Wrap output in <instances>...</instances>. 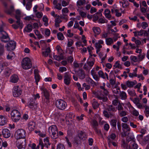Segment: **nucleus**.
<instances>
[{
	"instance_id": "1",
	"label": "nucleus",
	"mask_w": 149,
	"mask_h": 149,
	"mask_svg": "<svg viewBox=\"0 0 149 149\" xmlns=\"http://www.w3.org/2000/svg\"><path fill=\"white\" fill-rule=\"evenodd\" d=\"M58 130L57 127L55 125H53L49 127L48 131L52 139H55L58 138Z\"/></svg>"
},
{
	"instance_id": "2",
	"label": "nucleus",
	"mask_w": 149,
	"mask_h": 149,
	"mask_svg": "<svg viewBox=\"0 0 149 149\" xmlns=\"http://www.w3.org/2000/svg\"><path fill=\"white\" fill-rule=\"evenodd\" d=\"M22 66L24 69L27 70L31 68L32 64L30 59L27 57L23 58L22 62Z\"/></svg>"
},
{
	"instance_id": "3",
	"label": "nucleus",
	"mask_w": 149,
	"mask_h": 149,
	"mask_svg": "<svg viewBox=\"0 0 149 149\" xmlns=\"http://www.w3.org/2000/svg\"><path fill=\"white\" fill-rule=\"evenodd\" d=\"M55 105L58 108L61 110L65 109L67 106L66 102L61 99L57 100L55 102Z\"/></svg>"
},
{
	"instance_id": "4",
	"label": "nucleus",
	"mask_w": 149,
	"mask_h": 149,
	"mask_svg": "<svg viewBox=\"0 0 149 149\" xmlns=\"http://www.w3.org/2000/svg\"><path fill=\"white\" fill-rule=\"evenodd\" d=\"M11 117L14 121L16 122L18 121L20 118V114L17 110H14L11 113Z\"/></svg>"
},
{
	"instance_id": "5",
	"label": "nucleus",
	"mask_w": 149,
	"mask_h": 149,
	"mask_svg": "<svg viewBox=\"0 0 149 149\" xmlns=\"http://www.w3.org/2000/svg\"><path fill=\"white\" fill-rule=\"evenodd\" d=\"M134 138L127 137L126 140L127 141H131L129 144V149H137L138 148V145L134 140ZM139 149H141L140 148Z\"/></svg>"
},
{
	"instance_id": "6",
	"label": "nucleus",
	"mask_w": 149,
	"mask_h": 149,
	"mask_svg": "<svg viewBox=\"0 0 149 149\" xmlns=\"http://www.w3.org/2000/svg\"><path fill=\"white\" fill-rule=\"evenodd\" d=\"M26 140L24 139H17L16 142V145L19 149H25Z\"/></svg>"
},
{
	"instance_id": "7",
	"label": "nucleus",
	"mask_w": 149,
	"mask_h": 149,
	"mask_svg": "<svg viewBox=\"0 0 149 149\" xmlns=\"http://www.w3.org/2000/svg\"><path fill=\"white\" fill-rule=\"evenodd\" d=\"M116 108L118 111V115L119 116L122 117L127 115V111L124 110V108L120 104H118Z\"/></svg>"
},
{
	"instance_id": "8",
	"label": "nucleus",
	"mask_w": 149,
	"mask_h": 149,
	"mask_svg": "<svg viewBox=\"0 0 149 149\" xmlns=\"http://www.w3.org/2000/svg\"><path fill=\"white\" fill-rule=\"evenodd\" d=\"M96 97L102 102H106L108 100V99L105 95L103 94L101 91H98L96 95Z\"/></svg>"
},
{
	"instance_id": "9",
	"label": "nucleus",
	"mask_w": 149,
	"mask_h": 149,
	"mask_svg": "<svg viewBox=\"0 0 149 149\" xmlns=\"http://www.w3.org/2000/svg\"><path fill=\"white\" fill-rule=\"evenodd\" d=\"M13 95L14 97H17L21 95L22 91L18 86L14 87L13 90Z\"/></svg>"
},
{
	"instance_id": "10",
	"label": "nucleus",
	"mask_w": 149,
	"mask_h": 149,
	"mask_svg": "<svg viewBox=\"0 0 149 149\" xmlns=\"http://www.w3.org/2000/svg\"><path fill=\"white\" fill-rule=\"evenodd\" d=\"M16 15L15 17L17 19L16 23L18 24L20 27L21 29H22L23 27V25L22 22H20V17L21 16V12L19 10H17L16 11Z\"/></svg>"
},
{
	"instance_id": "11",
	"label": "nucleus",
	"mask_w": 149,
	"mask_h": 149,
	"mask_svg": "<svg viewBox=\"0 0 149 149\" xmlns=\"http://www.w3.org/2000/svg\"><path fill=\"white\" fill-rule=\"evenodd\" d=\"M25 131L23 129L18 130L16 132L17 139H20L21 138H23L25 136Z\"/></svg>"
},
{
	"instance_id": "12",
	"label": "nucleus",
	"mask_w": 149,
	"mask_h": 149,
	"mask_svg": "<svg viewBox=\"0 0 149 149\" xmlns=\"http://www.w3.org/2000/svg\"><path fill=\"white\" fill-rule=\"evenodd\" d=\"M16 43L13 41H10L7 44L6 47L8 51H11L14 49L16 47Z\"/></svg>"
},
{
	"instance_id": "13",
	"label": "nucleus",
	"mask_w": 149,
	"mask_h": 149,
	"mask_svg": "<svg viewBox=\"0 0 149 149\" xmlns=\"http://www.w3.org/2000/svg\"><path fill=\"white\" fill-rule=\"evenodd\" d=\"M77 136L81 140H85L87 138V135L86 133L82 131H79L77 133Z\"/></svg>"
},
{
	"instance_id": "14",
	"label": "nucleus",
	"mask_w": 149,
	"mask_h": 149,
	"mask_svg": "<svg viewBox=\"0 0 149 149\" xmlns=\"http://www.w3.org/2000/svg\"><path fill=\"white\" fill-rule=\"evenodd\" d=\"M34 77L36 84H38V83L40 79V76L39 74V71L38 70L35 69L34 70Z\"/></svg>"
},
{
	"instance_id": "15",
	"label": "nucleus",
	"mask_w": 149,
	"mask_h": 149,
	"mask_svg": "<svg viewBox=\"0 0 149 149\" xmlns=\"http://www.w3.org/2000/svg\"><path fill=\"white\" fill-rule=\"evenodd\" d=\"M29 106L32 109H34L37 108V104L35 102V100L33 99H31L29 102Z\"/></svg>"
},
{
	"instance_id": "16",
	"label": "nucleus",
	"mask_w": 149,
	"mask_h": 149,
	"mask_svg": "<svg viewBox=\"0 0 149 149\" xmlns=\"http://www.w3.org/2000/svg\"><path fill=\"white\" fill-rule=\"evenodd\" d=\"M3 136L5 138H8L10 136V131L7 129H3L2 132Z\"/></svg>"
},
{
	"instance_id": "17",
	"label": "nucleus",
	"mask_w": 149,
	"mask_h": 149,
	"mask_svg": "<svg viewBox=\"0 0 149 149\" xmlns=\"http://www.w3.org/2000/svg\"><path fill=\"white\" fill-rule=\"evenodd\" d=\"M77 72L78 75L80 79H82L85 78V72L82 69H79Z\"/></svg>"
},
{
	"instance_id": "18",
	"label": "nucleus",
	"mask_w": 149,
	"mask_h": 149,
	"mask_svg": "<svg viewBox=\"0 0 149 149\" xmlns=\"http://www.w3.org/2000/svg\"><path fill=\"white\" fill-rule=\"evenodd\" d=\"M116 135L114 133H112L107 137L108 139V144L109 146L111 144L112 141L114 140L116 137Z\"/></svg>"
},
{
	"instance_id": "19",
	"label": "nucleus",
	"mask_w": 149,
	"mask_h": 149,
	"mask_svg": "<svg viewBox=\"0 0 149 149\" xmlns=\"http://www.w3.org/2000/svg\"><path fill=\"white\" fill-rule=\"evenodd\" d=\"M6 118L2 115H0V125H4L7 123Z\"/></svg>"
},
{
	"instance_id": "20",
	"label": "nucleus",
	"mask_w": 149,
	"mask_h": 149,
	"mask_svg": "<svg viewBox=\"0 0 149 149\" xmlns=\"http://www.w3.org/2000/svg\"><path fill=\"white\" fill-rule=\"evenodd\" d=\"M64 83L66 85H68L70 82V76L67 73H65L64 76Z\"/></svg>"
},
{
	"instance_id": "21",
	"label": "nucleus",
	"mask_w": 149,
	"mask_h": 149,
	"mask_svg": "<svg viewBox=\"0 0 149 149\" xmlns=\"http://www.w3.org/2000/svg\"><path fill=\"white\" fill-rule=\"evenodd\" d=\"M35 126V123L33 121L30 122L28 125V129L29 131H32L34 129Z\"/></svg>"
},
{
	"instance_id": "22",
	"label": "nucleus",
	"mask_w": 149,
	"mask_h": 149,
	"mask_svg": "<svg viewBox=\"0 0 149 149\" xmlns=\"http://www.w3.org/2000/svg\"><path fill=\"white\" fill-rule=\"evenodd\" d=\"M122 130L124 132V134L125 135H126V132H125V130H126V132H129L130 131V129L129 127V125L126 123H122Z\"/></svg>"
},
{
	"instance_id": "23",
	"label": "nucleus",
	"mask_w": 149,
	"mask_h": 149,
	"mask_svg": "<svg viewBox=\"0 0 149 149\" xmlns=\"http://www.w3.org/2000/svg\"><path fill=\"white\" fill-rule=\"evenodd\" d=\"M103 113L104 116L107 118H111L114 116V113H111L106 110L103 111Z\"/></svg>"
},
{
	"instance_id": "24",
	"label": "nucleus",
	"mask_w": 149,
	"mask_h": 149,
	"mask_svg": "<svg viewBox=\"0 0 149 149\" xmlns=\"http://www.w3.org/2000/svg\"><path fill=\"white\" fill-rule=\"evenodd\" d=\"M86 81L87 82L88 84H91L93 87L96 85V84L94 81L91 78L88 77L86 78L85 79Z\"/></svg>"
},
{
	"instance_id": "25",
	"label": "nucleus",
	"mask_w": 149,
	"mask_h": 149,
	"mask_svg": "<svg viewBox=\"0 0 149 149\" xmlns=\"http://www.w3.org/2000/svg\"><path fill=\"white\" fill-rule=\"evenodd\" d=\"M107 110L109 112L111 113H113V112H115L116 111L115 107H113L112 105H109L108 106Z\"/></svg>"
},
{
	"instance_id": "26",
	"label": "nucleus",
	"mask_w": 149,
	"mask_h": 149,
	"mask_svg": "<svg viewBox=\"0 0 149 149\" xmlns=\"http://www.w3.org/2000/svg\"><path fill=\"white\" fill-rule=\"evenodd\" d=\"M14 6H11L9 9H6L5 11L7 14L11 15L14 12Z\"/></svg>"
},
{
	"instance_id": "27",
	"label": "nucleus",
	"mask_w": 149,
	"mask_h": 149,
	"mask_svg": "<svg viewBox=\"0 0 149 149\" xmlns=\"http://www.w3.org/2000/svg\"><path fill=\"white\" fill-rule=\"evenodd\" d=\"M136 84V82L135 81L134 82L128 80L126 82V84L128 87L131 88L132 87Z\"/></svg>"
},
{
	"instance_id": "28",
	"label": "nucleus",
	"mask_w": 149,
	"mask_h": 149,
	"mask_svg": "<svg viewBox=\"0 0 149 149\" xmlns=\"http://www.w3.org/2000/svg\"><path fill=\"white\" fill-rule=\"evenodd\" d=\"M51 51L50 48L48 47L45 50V51H43L42 52V54L45 57H47L48 56Z\"/></svg>"
},
{
	"instance_id": "29",
	"label": "nucleus",
	"mask_w": 149,
	"mask_h": 149,
	"mask_svg": "<svg viewBox=\"0 0 149 149\" xmlns=\"http://www.w3.org/2000/svg\"><path fill=\"white\" fill-rule=\"evenodd\" d=\"M18 80V77L16 75H12L10 78V81L13 83H15L17 82Z\"/></svg>"
},
{
	"instance_id": "30",
	"label": "nucleus",
	"mask_w": 149,
	"mask_h": 149,
	"mask_svg": "<svg viewBox=\"0 0 149 149\" xmlns=\"http://www.w3.org/2000/svg\"><path fill=\"white\" fill-rule=\"evenodd\" d=\"M42 92L43 93L44 96L45 98L49 97V94L47 90L45 88H41Z\"/></svg>"
},
{
	"instance_id": "31",
	"label": "nucleus",
	"mask_w": 149,
	"mask_h": 149,
	"mask_svg": "<svg viewBox=\"0 0 149 149\" xmlns=\"http://www.w3.org/2000/svg\"><path fill=\"white\" fill-rule=\"evenodd\" d=\"M85 0H78L77 2V6L79 8L85 4Z\"/></svg>"
},
{
	"instance_id": "32",
	"label": "nucleus",
	"mask_w": 149,
	"mask_h": 149,
	"mask_svg": "<svg viewBox=\"0 0 149 149\" xmlns=\"http://www.w3.org/2000/svg\"><path fill=\"white\" fill-rule=\"evenodd\" d=\"M137 70V68H135V69L133 70V72L132 73H129V76L131 78H133L134 77H137V74L136 73Z\"/></svg>"
},
{
	"instance_id": "33",
	"label": "nucleus",
	"mask_w": 149,
	"mask_h": 149,
	"mask_svg": "<svg viewBox=\"0 0 149 149\" xmlns=\"http://www.w3.org/2000/svg\"><path fill=\"white\" fill-rule=\"evenodd\" d=\"M92 104L93 108L94 109H97L99 105V104L98 102L95 99L93 100Z\"/></svg>"
},
{
	"instance_id": "34",
	"label": "nucleus",
	"mask_w": 149,
	"mask_h": 149,
	"mask_svg": "<svg viewBox=\"0 0 149 149\" xmlns=\"http://www.w3.org/2000/svg\"><path fill=\"white\" fill-rule=\"evenodd\" d=\"M105 15L106 18L109 19L111 17V15H110V11L108 9H106L104 11Z\"/></svg>"
},
{
	"instance_id": "35",
	"label": "nucleus",
	"mask_w": 149,
	"mask_h": 149,
	"mask_svg": "<svg viewBox=\"0 0 149 149\" xmlns=\"http://www.w3.org/2000/svg\"><path fill=\"white\" fill-rule=\"evenodd\" d=\"M93 30L95 34L96 35L99 34L101 32L100 29L98 27L93 28Z\"/></svg>"
},
{
	"instance_id": "36",
	"label": "nucleus",
	"mask_w": 149,
	"mask_h": 149,
	"mask_svg": "<svg viewBox=\"0 0 149 149\" xmlns=\"http://www.w3.org/2000/svg\"><path fill=\"white\" fill-rule=\"evenodd\" d=\"M8 34L1 35V39L2 41L6 42L8 41L6 39L8 38Z\"/></svg>"
},
{
	"instance_id": "37",
	"label": "nucleus",
	"mask_w": 149,
	"mask_h": 149,
	"mask_svg": "<svg viewBox=\"0 0 149 149\" xmlns=\"http://www.w3.org/2000/svg\"><path fill=\"white\" fill-rule=\"evenodd\" d=\"M120 97L121 99L125 100L127 98V95L125 92L122 91L120 93Z\"/></svg>"
},
{
	"instance_id": "38",
	"label": "nucleus",
	"mask_w": 149,
	"mask_h": 149,
	"mask_svg": "<svg viewBox=\"0 0 149 149\" xmlns=\"http://www.w3.org/2000/svg\"><path fill=\"white\" fill-rule=\"evenodd\" d=\"M50 97L45 98L42 100V103L45 105H48L50 102L49 100Z\"/></svg>"
},
{
	"instance_id": "39",
	"label": "nucleus",
	"mask_w": 149,
	"mask_h": 149,
	"mask_svg": "<svg viewBox=\"0 0 149 149\" xmlns=\"http://www.w3.org/2000/svg\"><path fill=\"white\" fill-rule=\"evenodd\" d=\"M116 119H114L111 120L110 121L111 125L114 127L115 129L116 128Z\"/></svg>"
},
{
	"instance_id": "40",
	"label": "nucleus",
	"mask_w": 149,
	"mask_h": 149,
	"mask_svg": "<svg viewBox=\"0 0 149 149\" xmlns=\"http://www.w3.org/2000/svg\"><path fill=\"white\" fill-rule=\"evenodd\" d=\"M57 36L58 40H63L64 38V37L63 34L61 32H59L57 33Z\"/></svg>"
},
{
	"instance_id": "41",
	"label": "nucleus",
	"mask_w": 149,
	"mask_h": 149,
	"mask_svg": "<svg viewBox=\"0 0 149 149\" xmlns=\"http://www.w3.org/2000/svg\"><path fill=\"white\" fill-rule=\"evenodd\" d=\"M81 140L78 136H77L74 138V142L77 145L81 143Z\"/></svg>"
},
{
	"instance_id": "42",
	"label": "nucleus",
	"mask_w": 149,
	"mask_h": 149,
	"mask_svg": "<svg viewBox=\"0 0 149 149\" xmlns=\"http://www.w3.org/2000/svg\"><path fill=\"white\" fill-rule=\"evenodd\" d=\"M145 54L144 53H141L139 54L138 56L139 61H142L145 58Z\"/></svg>"
},
{
	"instance_id": "43",
	"label": "nucleus",
	"mask_w": 149,
	"mask_h": 149,
	"mask_svg": "<svg viewBox=\"0 0 149 149\" xmlns=\"http://www.w3.org/2000/svg\"><path fill=\"white\" fill-rule=\"evenodd\" d=\"M53 57L55 59L58 61H60L63 59V56H60L59 55H55L54 54H53Z\"/></svg>"
},
{
	"instance_id": "44",
	"label": "nucleus",
	"mask_w": 149,
	"mask_h": 149,
	"mask_svg": "<svg viewBox=\"0 0 149 149\" xmlns=\"http://www.w3.org/2000/svg\"><path fill=\"white\" fill-rule=\"evenodd\" d=\"M106 42L107 44V45H111L113 42V39L111 38H109L106 39Z\"/></svg>"
},
{
	"instance_id": "45",
	"label": "nucleus",
	"mask_w": 149,
	"mask_h": 149,
	"mask_svg": "<svg viewBox=\"0 0 149 149\" xmlns=\"http://www.w3.org/2000/svg\"><path fill=\"white\" fill-rule=\"evenodd\" d=\"M42 20L45 22L44 25L46 26H47L48 25V19L46 16L44 15L43 16L42 18Z\"/></svg>"
},
{
	"instance_id": "46",
	"label": "nucleus",
	"mask_w": 149,
	"mask_h": 149,
	"mask_svg": "<svg viewBox=\"0 0 149 149\" xmlns=\"http://www.w3.org/2000/svg\"><path fill=\"white\" fill-rule=\"evenodd\" d=\"M130 60L135 62H139L137 57L134 56H131L130 57Z\"/></svg>"
},
{
	"instance_id": "47",
	"label": "nucleus",
	"mask_w": 149,
	"mask_h": 149,
	"mask_svg": "<svg viewBox=\"0 0 149 149\" xmlns=\"http://www.w3.org/2000/svg\"><path fill=\"white\" fill-rule=\"evenodd\" d=\"M98 74L99 77H101L103 79H105L106 78L104 73L102 70H100L98 71Z\"/></svg>"
},
{
	"instance_id": "48",
	"label": "nucleus",
	"mask_w": 149,
	"mask_h": 149,
	"mask_svg": "<svg viewBox=\"0 0 149 149\" xmlns=\"http://www.w3.org/2000/svg\"><path fill=\"white\" fill-rule=\"evenodd\" d=\"M92 124L94 129H95V128H97V127L98 125V124L97 122L95 120H93Z\"/></svg>"
},
{
	"instance_id": "49",
	"label": "nucleus",
	"mask_w": 149,
	"mask_h": 149,
	"mask_svg": "<svg viewBox=\"0 0 149 149\" xmlns=\"http://www.w3.org/2000/svg\"><path fill=\"white\" fill-rule=\"evenodd\" d=\"M15 56V54L14 52H10L8 54L7 56V58L8 59H11L12 58Z\"/></svg>"
},
{
	"instance_id": "50",
	"label": "nucleus",
	"mask_w": 149,
	"mask_h": 149,
	"mask_svg": "<svg viewBox=\"0 0 149 149\" xmlns=\"http://www.w3.org/2000/svg\"><path fill=\"white\" fill-rule=\"evenodd\" d=\"M26 28H27V30H25L27 32H30L32 30V26L30 24H28L27 25V26Z\"/></svg>"
},
{
	"instance_id": "51",
	"label": "nucleus",
	"mask_w": 149,
	"mask_h": 149,
	"mask_svg": "<svg viewBox=\"0 0 149 149\" xmlns=\"http://www.w3.org/2000/svg\"><path fill=\"white\" fill-rule=\"evenodd\" d=\"M11 71L8 68L6 69L4 72L5 75L7 77H8L11 73Z\"/></svg>"
},
{
	"instance_id": "52",
	"label": "nucleus",
	"mask_w": 149,
	"mask_h": 149,
	"mask_svg": "<svg viewBox=\"0 0 149 149\" xmlns=\"http://www.w3.org/2000/svg\"><path fill=\"white\" fill-rule=\"evenodd\" d=\"M120 61H116L115 64L113 65V67L115 68H118L120 69L121 68V66L120 64Z\"/></svg>"
},
{
	"instance_id": "53",
	"label": "nucleus",
	"mask_w": 149,
	"mask_h": 149,
	"mask_svg": "<svg viewBox=\"0 0 149 149\" xmlns=\"http://www.w3.org/2000/svg\"><path fill=\"white\" fill-rule=\"evenodd\" d=\"M94 60H93L91 61H87V63H86L87 64V65H89V67H90V68L91 69L92 68V67L93 66V65L94 64Z\"/></svg>"
},
{
	"instance_id": "54",
	"label": "nucleus",
	"mask_w": 149,
	"mask_h": 149,
	"mask_svg": "<svg viewBox=\"0 0 149 149\" xmlns=\"http://www.w3.org/2000/svg\"><path fill=\"white\" fill-rule=\"evenodd\" d=\"M120 2L122 3V7L123 8L126 7L129 5V3L127 1H125L124 3L122 2Z\"/></svg>"
},
{
	"instance_id": "55",
	"label": "nucleus",
	"mask_w": 149,
	"mask_h": 149,
	"mask_svg": "<svg viewBox=\"0 0 149 149\" xmlns=\"http://www.w3.org/2000/svg\"><path fill=\"white\" fill-rule=\"evenodd\" d=\"M32 6V3L31 2H28L26 5V8L27 10H29Z\"/></svg>"
},
{
	"instance_id": "56",
	"label": "nucleus",
	"mask_w": 149,
	"mask_h": 149,
	"mask_svg": "<svg viewBox=\"0 0 149 149\" xmlns=\"http://www.w3.org/2000/svg\"><path fill=\"white\" fill-rule=\"evenodd\" d=\"M71 30L70 29L68 30L67 31V34L66 35L69 38L72 37L74 34L73 33H71Z\"/></svg>"
},
{
	"instance_id": "57",
	"label": "nucleus",
	"mask_w": 149,
	"mask_h": 149,
	"mask_svg": "<svg viewBox=\"0 0 149 149\" xmlns=\"http://www.w3.org/2000/svg\"><path fill=\"white\" fill-rule=\"evenodd\" d=\"M87 65V64L86 63H85L84 65L83 68L84 70L89 72L91 68L89 65Z\"/></svg>"
},
{
	"instance_id": "58",
	"label": "nucleus",
	"mask_w": 149,
	"mask_h": 149,
	"mask_svg": "<svg viewBox=\"0 0 149 149\" xmlns=\"http://www.w3.org/2000/svg\"><path fill=\"white\" fill-rule=\"evenodd\" d=\"M79 64L77 62L74 61L73 63V68L74 70L76 69L77 68L79 67Z\"/></svg>"
},
{
	"instance_id": "59",
	"label": "nucleus",
	"mask_w": 149,
	"mask_h": 149,
	"mask_svg": "<svg viewBox=\"0 0 149 149\" xmlns=\"http://www.w3.org/2000/svg\"><path fill=\"white\" fill-rule=\"evenodd\" d=\"M112 34L114 36L113 37V40L115 41H116L118 39L119 34L115 33H112Z\"/></svg>"
},
{
	"instance_id": "60",
	"label": "nucleus",
	"mask_w": 149,
	"mask_h": 149,
	"mask_svg": "<svg viewBox=\"0 0 149 149\" xmlns=\"http://www.w3.org/2000/svg\"><path fill=\"white\" fill-rule=\"evenodd\" d=\"M56 149H65V148L63 144L59 143L57 146Z\"/></svg>"
},
{
	"instance_id": "61",
	"label": "nucleus",
	"mask_w": 149,
	"mask_h": 149,
	"mask_svg": "<svg viewBox=\"0 0 149 149\" xmlns=\"http://www.w3.org/2000/svg\"><path fill=\"white\" fill-rule=\"evenodd\" d=\"M54 8L58 10H61L62 9L61 3H58L55 5Z\"/></svg>"
},
{
	"instance_id": "62",
	"label": "nucleus",
	"mask_w": 149,
	"mask_h": 149,
	"mask_svg": "<svg viewBox=\"0 0 149 149\" xmlns=\"http://www.w3.org/2000/svg\"><path fill=\"white\" fill-rule=\"evenodd\" d=\"M34 33L35 34L38 36V38L39 39L42 38V36L41 34H40L38 30L35 31Z\"/></svg>"
},
{
	"instance_id": "63",
	"label": "nucleus",
	"mask_w": 149,
	"mask_h": 149,
	"mask_svg": "<svg viewBox=\"0 0 149 149\" xmlns=\"http://www.w3.org/2000/svg\"><path fill=\"white\" fill-rule=\"evenodd\" d=\"M93 16L94 18V19L93 20L94 22H95L97 21L99 17L100 16L96 13L93 15Z\"/></svg>"
},
{
	"instance_id": "64",
	"label": "nucleus",
	"mask_w": 149,
	"mask_h": 149,
	"mask_svg": "<svg viewBox=\"0 0 149 149\" xmlns=\"http://www.w3.org/2000/svg\"><path fill=\"white\" fill-rule=\"evenodd\" d=\"M37 17L38 18H40L43 15L42 13L40 12H38L36 14Z\"/></svg>"
}]
</instances>
